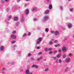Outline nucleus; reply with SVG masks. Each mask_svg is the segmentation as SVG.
Instances as JSON below:
<instances>
[{
	"instance_id": "nucleus-1",
	"label": "nucleus",
	"mask_w": 74,
	"mask_h": 74,
	"mask_svg": "<svg viewBox=\"0 0 74 74\" xmlns=\"http://www.w3.org/2000/svg\"><path fill=\"white\" fill-rule=\"evenodd\" d=\"M67 26L68 29H70L72 27V24L69 23L68 24Z\"/></svg>"
},
{
	"instance_id": "nucleus-2",
	"label": "nucleus",
	"mask_w": 74,
	"mask_h": 74,
	"mask_svg": "<svg viewBox=\"0 0 74 74\" xmlns=\"http://www.w3.org/2000/svg\"><path fill=\"white\" fill-rule=\"evenodd\" d=\"M49 18V17L47 16H45L44 17V19L43 20V21H47Z\"/></svg>"
},
{
	"instance_id": "nucleus-3",
	"label": "nucleus",
	"mask_w": 74,
	"mask_h": 74,
	"mask_svg": "<svg viewBox=\"0 0 74 74\" xmlns=\"http://www.w3.org/2000/svg\"><path fill=\"white\" fill-rule=\"evenodd\" d=\"M38 41L37 42V43L38 44H39L41 41H42V38H40L38 39Z\"/></svg>"
},
{
	"instance_id": "nucleus-4",
	"label": "nucleus",
	"mask_w": 74,
	"mask_h": 74,
	"mask_svg": "<svg viewBox=\"0 0 74 74\" xmlns=\"http://www.w3.org/2000/svg\"><path fill=\"white\" fill-rule=\"evenodd\" d=\"M59 34V32L58 31H56L54 32V34L56 36H58Z\"/></svg>"
},
{
	"instance_id": "nucleus-5",
	"label": "nucleus",
	"mask_w": 74,
	"mask_h": 74,
	"mask_svg": "<svg viewBox=\"0 0 74 74\" xmlns=\"http://www.w3.org/2000/svg\"><path fill=\"white\" fill-rule=\"evenodd\" d=\"M70 59L69 58H67L66 59L65 62L66 63H69L70 62Z\"/></svg>"
},
{
	"instance_id": "nucleus-6",
	"label": "nucleus",
	"mask_w": 74,
	"mask_h": 74,
	"mask_svg": "<svg viewBox=\"0 0 74 74\" xmlns=\"http://www.w3.org/2000/svg\"><path fill=\"white\" fill-rule=\"evenodd\" d=\"M16 35H11V38H12L13 39H15V38H16Z\"/></svg>"
},
{
	"instance_id": "nucleus-7",
	"label": "nucleus",
	"mask_w": 74,
	"mask_h": 74,
	"mask_svg": "<svg viewBox=\"0 0 74 74\" xmlns=\"http://www.w3.org/2000/svg\"><path fill=\"white\" fill-rule=\"evenodd\" d=\"M25 73L26 74H29L30 73V71L29 69H27L25 71Z\"/></svg>"
},
{
	"instance_id": "nucleus-8",
	"label": "nucleus",
	"mask_w": 74,
	"mask_h": 74,
	"mask_svg": "<svg viewBox=\"0 0 74 74\" xmlns=\"http://www.w3.org/2000/svg\"><path fill=\"white\" fill-rule=\"evenodd\" d=\"M32 67L33 68V67H35V68H36V69H37L38 68V66L34 64L32 66Z\"/></svg>"
},
{
	"instance_id": "nucleus-9",
	"label": "nucleus",
	"mask_w": 74,
	"mask_h": 74,
	"mask_svg": "<svg viewBox=\"0 0 74 74\" xmlns=\"http://www.w3.org/2000/svg\"><path fill=\"white\" fill-rule=\"evenodd\" d=\"M62 49L64 52H65L66 51V47L65 46L63 47L62 48Z\"/></svg>"
},
{
	"instance_id": "nucleus-10",
	"label": "nucleus",
	"mask_w": 74,
	"mask_h": 74,
	"mask_svg": "<svg viewBox=\"0 0 74 74\" xmlns=\"http://www.w3.org/2000/svg\"><path fill=\"white\" fill-rule=\"evenodd\" d=\"M14 19L15 21H17L18 20V17L16 16L14 18Z\"/></svg>"
},
{
	"instance_id": "nucleus-11",
	"label": "nucleus",
	"mask_w": 74,
	"mask_h": 74,
	"mask_svg": "<svg viewBox=\"0 0 74 74\" xmlns=\"http://www.w3.org/2000/svg\"><path fill=\"white\" fill-rule=\"evenodd\" d=\"M29 12V10H26L25 11V14L26 15H28Z\"/></svg>"
},
{
	"instance_id": "nucleus-12",
	"label": "nucleus",
	"mask_w": 74,
	"mask_h": 74,
	"mask_svg": "<svg viewBox=\"0 0 74 74\" xmlns=\"http://www.w3.org/2000/svg\"><path fill=\"white\" fill-rule=\"evenodd\" d=\"M49 12V10H47L45 12V14H47Z\"/></svg>"
},
{
	"instance_id": "nucleus-13",
	"label": "nucleus",
	"mask_w": 74,
	"mask_h": 74,
	"mask_svg": "<svg viewBox=\"0 0 74 74\" xmlns=\"http://www.w3.org/2000/svg\"><path fill=\"white\" fill-rule=\"evenodd\" d=\"M3 49H4V46H1L0 47V50L1 51H3Z\"/></svg>"
},
{
	"instance_id": "nucleus-14",
	"label": "nucleus",
	"mask_w": 74,
	"mask_h": 74,
	"mask_svg": "<svg viewBox=\"0 0 74 74\" xmlns=\"http://www.w3.org/2000/svg\"><path fill=\"white\" fill-rule=\"evenodd\" d=\"M11 18H12V16H10L8 18V21H10V20L11 19Z\"/></svg>"
},
{
	"instance_id": "nucleus-15",
	"label": "nucleus",
	"mask_w": 74,
	"mask_h": 74,
	"mask_svg": "<svg viewBox=\"0 0 74 74\" xmlns=\"http://www.w3.org/2000/svg\"><path fill=\"white\" fill-rule=\"evenodd\" d=\"M52 58L54 60H56L57 59V58L55 57H53Z\"/></svg>"
},
{
	"instance_id": "nucleus-16",
	"label": "nucleus",
	"mask_w": 74,
	"mask_h": 74,
	"mask_svg": "<svg viewBox=\"0 0 74 74\" xmlns=\"http://www.w3.org/2000/svg\"><path fill=\"white\" fill-rule=\"evenodd\" d=\"M61 56V54H59L58 55H57V58H60Z\"/></svg>"
},
{
	"instance_id": "nucleus-17",
	"label": "nucleus",
	"mask_w": 74,
	"mask_h": 74,
	"mask_svg": "<svg viewBox=\"0 0 74 74\" xmlns=\"http://www.w3.org/2000/svg\"><path fill=\"white\" fill-rule=\"evenodd\" d=\"M52 8V5H50L49 7V8L51 10V9Z\"/></svg>"
},
{
	"instance_id": "nucleus-18",
	"label": "nucleus",
	"mask_w": 74,
	"mask_h": 74,
	"mask_svg": "<svg viewBox=\"0 0 74 74\" xmlns=\"http://www.w3.org/2000/svg\"><path fill=\"white\" fill-rule=\"evenodd\" d=\"M69 70V67H66V68L65 69V72H67V70Z\"/></svg>"
},
{
	"instance_id": "nucleus-19",
	"label": "nucleus",
	"mask_w": 74,
	"mask_h": 74,
	"mask_svg": "<svg viewBox=\"0 0 74 74\" xmlns=\"http://www.w3.org/2000/svg\"><path fill=\"white\" fill-rule=\"evenodd\" d=\"M69 56L71 57L72 56H73V54L72 53H69Z\"/></svg>"
},
{
	"instance_id": "nucleus-20",
	"label": "nucleus",
	"mask_w": 74,
	"mask_h": 74,
	"mask_svg": "<svg viewBox=\"0 0 74 74\" xmlns=\"http://www.w3.org/2000/svg\"><path fill=\"white\" fill-rule=\"evenodd\" d=\"M63 57L64 58H66V54H64L63 55Z\"/></svg>"
},
{
	"instance_id": "nucleus-21",
	"label": "nucleus",
	"mask_w": 74,
	"mask_h": 74,
	"mask_svg": "<svg viewBox=\"0 0 74 74\" xmlns=\"http://www.w3.org/2000/svg\"><path fill=\"white\" fill-rule=\"evenodd\" d=\"M62 60H61V59L59 60L58 63H62Z\"/></svg>"
},
{
	"instance_id": "nucleus-22",
	"label": "nucleus",
	"mask_w": 74,
	"mask_h": 74,
	"mask_svg": "<svg viewBox=\"0 0 74 74\" xmlns=\"http://www.w3.org/2000/svg\"><path fill=\"white\" fill-rule=\"evenodd\" d=\"M45 32H48V28H46L45 29Z\"/></svg>"
},
{
	"instance_id": "nucleus-23",
	"label": "nucleus",
	"mask_w": 74,
	"mask_h": 74,
	"mask_svg": "<svg viewBox=\"0 0 74 74\" xmlns=\"http://www.w3.org/2000/svg\"><path fill=\"white\" fill-rule=\"evenodd\" d=\"M26 36H27V34H24L23 35V37H26Z\"/></svg>"
},
{
	"instance_id": "nucleus-24",
	"label": "nucleus",
	"mask_w": 74,
	"mask_h": 74,
	"mask_svg": "<svg viewBox=\"0 0 74 74\" xmlns=\"http://www.w3.org/2000/svg\"><path fill=\"white\" fill-rule=\"evenodd\" d=\"M49 70L48 68H45V71H48V70Z\"/></svg>"
},
{
	"instance_id": "nucleus-25",
	"label": "nucleus",
	"mask_w": 74,
	"mask_h": 74,
	"mask_svg": "<svg viewBox=\"0 0 74 74\" xmlns=\"http://www.w3.org/2000/svg\"><path fill=\"white\" fill-rule=\"evenodd\" d=\"M16 26H18V25H19V22H17L16 23Z\"/></svg>"
},
{
	"instance_id": "nucleus-26",
	"label": "nucleus",
	"mask_w": 74,
	"mask_h": 74,
	"mask_svg": "<svg viewBox=\"0 0 74 74\" xmlns=\"http://www.w3.org/2000/svg\"><path fill=\"white\" fill-rule=\"evenodd\" d=\"M16 42V41L15 40H13L11 42V43L12 44H14V43H15Z\"/></svg>"
},
{
	"instance_id": "nucleus-27",
	"label": "nucleus",
	"mask_w": 74,
	"mask_h": 74,
	"mask_svg": "<svg viewBox=\"0 0 74 74\" xmlns=\"http://www.w3.org/2000/svg\"><path fill=\"white\" fill-rule=\"evenodd\" d=\"M28 56H32V54L30 53H28Z\"/></svg>"
},
{
	"instance_id": "nucleus-28",
	"label": "nucleus",
	"mask_w": 74,
	"mask_h": 74,
	"mask_svg": "<svg viewBox=\"0 0 74 74\" xmlns=\"http://www.w3.org/2000/svg\"><path fill=\"white\" fill-rule=\"evenodd\" d=\"M36 49H40V47H36Z\"/></svg>"
},
{
	"instance_id": "nucleus-29",
	"label": "nucleus",
	"mask_w": 74,
	"mask_h": 74,
	"mask_svg": "<svg viewBox=\"0 0 74 74\" xmlns=\"http://www.w3.org/2000/svg\"><path fill=\"white\" fill-rule=\"evenodd\" d=\"M16 33V31H14L12 32V34H15Z\"/></svg>"
},
{
	"instance_id": "nucleus-30",
	"label": "nucleus",
	"mask_w": 74,
	"mask_h": 74,
	"mask_svg": "<svg viewBox=\"0 0 74 74\" xmlns=\"http://www.w3.org/2000/svg\"><path fill=\"white\" fill-rule=\"evenodd\" d=\"M53 43V42H52V41H50L49 42V44L51 45Z\"/></svg>"
},
{
	"instance_id": "nucleus-31",
	"label": "nucleus",
	"mask_w": 74,
	"mask_h": 74,
	"mask_svg": "<svg viewBox=\"0 0 74 74\" xmlns=\"http://www.w3.org/2000/svg\"><path fill=\"white\" fill-rule=\"evenodd\" d=\"M42 54V52H39V53H38V55H41Z\"/></svg>"
},
{
	"instance_id": "nucleus-32",
	"label": "nucleus",
	"mask_w": 74,
	"mask_h": 74,
	"mask_svg": "<svg viewBox=\"0 0 74 74\" xmlns=\"http://www.w3.org/2000/svg\"><path fill=\"white\" fill-rule=\"evenodd\" d=\"M1 3H2V4H4V1L2 0L1 2Z\"/></svg>"
},
{
	"instance_id": "nucleus-33",
	"label": "nucleus",
	"mask_w": 74,
	"mask_h": 74,
	"mask_svg": "<svg viewBox=\"0 0 74 74\" xmlns=\"http://www.w3.org/2000/svg\"><path fill=\"white\" fill-rule=\"evenodd\" d=\"M51 33H52V34H53L54 33L55 34V32H54V31H51Z\"/></svg>"
},
{
	"instance_id": "nucleus-34",
	"label": "nucleus",
	"mask_w": 74,
	"mask_h": 74,
	"mask_svg": "<svg viewBox=\"0 0 74 74\" xmlns=\"http://www.w3.org/2000/svg\"><path fill=\"white\" fill-rule=\"evenodd\" d=\"M53 53V52H52V51H51L49 52V54H52Z\"/></svg>"
},
{
	"instance_id": "nucleus-35",
	"label": "nucleus",
	"mask_w": 74,
	"mask_h": 74,
	"mask_svg": "<svg viewBox=\"0 0 74 74\" xmlns=\"http://www.w3.org/2000/svg\"><path fill=\"white\" fill-rule=\"evenodd\" d=\"M13 48H15V47H16V45H13Z\"/></svg>"
},
{
	"instance_id": "nucleus-36",
	"label": "nucleus",
	"mask_w": 74,
	"mask_h": 74,
	"mask_svg": "<svg viewBox=\"0 0 74 74\" xmlns=\"http://www.w3.org/2000/svg\"><path fill=\"white\" fill-rule=\"evenodd\" d=\"M58 42V40H56L54 41V43H57Z\"/></svg>"
},
{
	"instance_id": "nucleus-37",
	"label": "nucleus",
	"mask_w": 74,
	"mask_h": 74,
	"mask_svg": "<svg viewBox=\"0 0 74 74\" xmlns=\"http://www.w3.org/2000/svg\"><path fill=\"white\" fill-rule=\"evenodd\" d=\"M45 51H48V48H45Z\"/></svg>"
},
{
	"instance_id": "nucleus-38",
	"label": "nucleus",
	"mask_w": 74,
	"mask_h": 74,
	"mask_svg": "<svg viewBox=\"0 0 74 74\" xmlns=\"http://www.w3.org/2000/svg\"><path fill=\"white\" fill-rule=\"evenodd\" d=\"M55 62L56 63H59V61H58V60H56L55 61Z\"/></svg>"
},
{
	"instance_id": "nucleus-39",
	"label": "nucleus",
	"mask_w": 74,
	"mask_h": 74,
	"mask_svg": "<svg viewBox=\"0 0 74 74\" xmlns=\"http://www.w3.org/2000/svg\"><path fill=\"white\" fill-rule=\"evenodd\" d=\"M34 21H37V19L36 18H34Z\"/></svg>"
},
{
	"instance_id": "nucleus-40",
	"label": "nucleus",
	"mask_w": 74,
	"mask_h": 74,
	"mask_svg": "<svg viewBox=\"0 0 74 74\" xmlns=\"http://www.w3.org/2000/svg\"><path fill=\"white\" fill-rule=\"evenodd\" d=\"M31 35V33L30 32H29L28 34V36H30V35Z\"/></svg>"
},
{
	"instance_id": "nucleus-41",
	"label": "nucleus",
	"mask_w": 74,
	"mask_h": 74,
	"mask_svg": "<svg viewBox=\"0 0 74 74\" xmlns=\"http://www.w3.org/2000/svg\"><path fill=\"white\" fill-rule=\"evenodd\" d=\"M37 11L36 10H32V12H34V11Z\"/></svg>"
},
{
	"instance_id": "nucleus-42",
	"label": "nucleus",
	"mask_w": 74,
	"mask_h": 74,
	"mask_svg": "<svg viewBox=\"0 0 74 74\" xmlns=\"http://www.w3.org/2000/svg\"><path fill=\"white\" fill-rule=\"evenodd\" d=\"M23 71V69H20V72H22V71Z\"/></svg>"
},
{
	"instance_id": "nucleus-43",
	"label": "nucleus",
	"mask_w": 74,
	"mask_h": 74,
	"mask_svg": "<svg viewBox=\"0 0 74 74\" xmlns=\"http://www.w3.org/2000/svg\"><path fill=\"white\" fill-rule=\"evenodd\" d=\"M24 21H25V19L24 18L22 19L21 20V22H24Z\"/></svg>"
},
{
	"instance_id": "nucleus-44",
	"label": "nucleus",
	"mask_w": 74,
	"mask_h": 74,
	"mask_svg": "<svg viewBox=\"0 0 74 74\" xmlns=\"http://www.w3.org/2000/svg\"><path fill=\"white\" fill-rule=\"evenodd\" d=\"M37 8L36 7L34 8H33V10H37Z\"/></svg>"
},
{
	"instance_id": "nucleus-45",
	"label": "nucleus",
	"mask_w": 74,
	"mask_h": 74,
	"mask_svg": "<svg viewBox=\"0 0 74 74\" xmlns=\"http://www.w3.org/2000/svg\"><path fill=\"white\" fill-rule=\"evenodd\" d=\"M57 52H58L57 51H54L53 53H57Z\"/></svg>"
},
{
	"instance_id": "nucleus-46",
	"label": "nucleus",
	"mask_w": 74,
	"mask_h": 74,
	"mask_svg": "<svg viewBox=\"0 0 74 74\" xmlns=\"http://www.w3.org/2000/svg\"><path fill=\"white\" fill-rule=\"evenodd\" d=\"M52 48H50L49 49L48 51H51V50H52Z\"/></svg>"
},
{
	"instance_id": "nucleus-47",
	"label": "nucleus",
	"mask_w": 74,
	"mask_h": 74,
	"mask_svg": "<svg viewBox=\"0 0 74 74\" xmlns=\"http://www.w3.org/2000/svg\"><path fill=\"white\" fill-rule=\"evenodd\" d=\"M2 71L5 70V69L4 68H3L2 69Z\"/></svg>"
},
{
	"instance_id": "nucleus-48",
	"label": "nucleus",
	"mask_w": 74,
	"mask_h": 74,
	"mask_svg": "<svg viewBox=\"0 0 74 74\" xmlns=\"http://www.w3.org/2000/svg\"><path fill=\"white\" fill-rule=\"evenodd\" d=\"M31 60L33 61V60H34V59L33 58H31Z\"/></svg>"
},
{
	"instance_id": "nucleus-49",
	"label": "nucleus",
	"mask_w": 74,
	"mask_h": 74,
	"mask_svg": "<svg viewBox=\"0 0 74 74\" xmlns=\"http://www.w3.org/2000/svg\"><path fill=\"white\" fill-rule=\"evenodd\" d=\"M58 51H59V52H61V51H62V49H60Z\"/></svg>"
},
{
	"instance_id": "nucleus-50",
	"label": "nucleus",
	"mask_w": 74,
	"mask_h": 74,
	"mask_svg": "<svg viewBox=\"0 0 74 74\" xmlns=\"http://www.w3.org/2000/svg\"><path fill=\"white\" fill-rule=\"evenodd\" d=\"M58 46V45H55V47H57Z\"/></svg>"
},
{
	"instance_id": "nucleus-51",
	"label": "nucleus",
	"mask_w": 74,
	"mask_h": 74,
	"mask_svg": "<svg viewBox=\"0 0 74 74\" xmlns=\"http://www.w3.org/2000/svg\"><path fill=\"white\" fill-rule=\"evenodd\" d=\"M60 9H61V10H62V9H63V7H62V6H60Z\"/></svg>"
},
{
	"instance_id": "nucleus-52",
	"label": "nucleus",
	"mask_w": 74,
	"mask_h": 74,
	"mask_svg": "<svg viewBox=\"0 0 74 74\" xmlns=\"http://www.w3.org/2000/svg\"><path fill=\"white\" fill-rule=\"evenodd\" d=\"M20 1H21V0H17V3H18V2H19Z\"/></svg>"
},
{
	"instance_id": "nucleus-53",
	"label": "nucleus",
	"mask_w": 74,
	"mask_h": 74,
	"mask_svg": "<svg viewBox=\"0 0 74 74\" xmlns=\"http://www.w3.org/2000/svg\"><path fill=\"white\" fill-rule=\"evenodd\" d=\"M70 11L71 12H73V10H70Z\"/></svg>"
},
{
	"instance_id": "nucleus-54",
	"label": "nucleus",
	"mask_w": 74,
	"mask_h": 74,
	"mask_svg": "<svg viewBox=\"0 0 74 74\" xmlns=\"http://www.w3.org/2000/svg\"><path fill=\"white\" fill-rule=\"evenodd\" d=\"M27 4L26 3L25 4V7H27Z\"/></svg>"
},
{
	"instance_id": "nucleus-55",
	"label": "nucleus",
	"mask_w": 74,
	"mask_h": 74,
	"mask_svg": "<svg viewBox=\"0 0 74 74\" xmlns=\"http://www.w3.org/2000/svg\"><path fill=\"white\" fill-rule=\"evenodd\" d=\"M14 64V62H12L11 63V64L12 65H13V64Z\"/></svg>"
},
{
	"instance_id": "nucleus-56",
	"label": "nucleus",
	"mask_w": 74,
	"mask_h": 74,
	"mask_svg": "<svg viewBox=\"0 0 74 74\" xmlns=\"http://www.w3.org/2000/svg\"><path fill=\"white\" fill-rule=\"evenodd\" d=\"M30 68H31L30 66H28V69H30Z\"/></svg>"
},
{
	"instance_id": "nucleus-57",
	"label": "nucleus",
	"mask_w": 74,
	"mask_h": 74,
	"mask_svg": "<svg viewBox=\"0 0 74 74\" xmlns=\"http://www.w3.org/2000/svg\"><path fill=\"white\" fill-rule=\"evenodd\" d=\"M6 2H8V0H5Z\"/></svg>"
},
{
	"instance_id": "nucleus-58",
	"label": "nucleus",
	"mask_w": 74,
	"mask_h": 74,
	"mask_svg": "<svg viewBox=\"0 0 74 74\" xmlns=\"http://www.w3.org/2000/svg\"><path fill=\"white\" fill-rule=\"evenodd\" d=\"M40 60V59H39V58H38V59H37V60L38 61H39Z\"/></svg>"
},
{
	"instance_id": "nucleus-59",
	"label": "nucleus",
	"mask_w": 74,
	"mask_h": 74,
	"mask_svg": "<svg viewBox=\"0 0 74 74\" xmlns=\"http://www.w3.org/2000/svg\"><path fill=\"white\" fill-rule=\"evenodd\" d=\"M42 57H40L39 58L40 59H40H42Z\"/></svg>"
},
{
	"instance_id": "nucleus-60",
	"label": "nucleus",
	"mask_w": 74,
	"mask_h": 74,
	"mask_svg": "<svg viewBox=\"0 0 74 74\" xmlns=\"http://www.w3.org/2000/svg\"><path fill=\"white\" fill-rule=\"evenodd\" d=\"M44 61H47V59H44Z\"/></svg>"
},
{
	"instance_id": "nucleus-61",
	"label": "nucleus",
	"mask_w": 74,
	"mask_h": 74,
	"mask_svg": "<svg viewBox=\"0 0 74 74\" xmlns=\"http://www.w3.org/2000/svg\"><path fill=\"white\" fill-rule=\"evenodd\" d=\"M29 74H33V73L32 72H30L29 73Z\"/></svg>"
},
{
	"instance_id": "nucleus-62",
	"label": "nucleus",
	"mask_w": 74,
	"mask_h": 74,
	"mask_svg": "<svg viewBox=\"0 0 74 74\" xmlns=\"http://www.w3.org/2000/svg\"><path fill=\"white\" fill-rule=\"evenodd\" d=\"M73 38H74V34L73 35Z\"/></svg>"
},
{
	"instance_id": "nucleus-63",
	"label": "nucleus",
	"mask_w": 74,
	"mask_h": 74,
	"mask_svg": "<svg viewBox=\"0 0 74 74\" xmlns=\"http://www.w3.org/2000/svg\"><path fill=\"white\" fill-rule=\"evenodd\" d=\"M6 11H8H8H9V10H6Z\"/></svg>"
},
{
	"instance_id": "nucleus-64",
	"label": "nucleus",
	"mask_w": 74,
	"mask_h": 74,
	"mask_svg": "<svg viewBox=\"0 0 74 74\" xmlns=\"http://www.w3.org/2000/svg\"><path fill=\"white\" fill-rule=\"evenodd\" d=\"M47 1H48V2H49V0H47Z\"/></svg>"
}]
</instances>
